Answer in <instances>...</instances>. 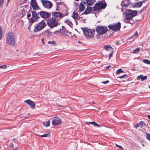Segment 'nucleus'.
Segmentation results:
<instances>
[{"mask_svg": "<svg viewBox=\"0 0 150 150\" xmlns=\"http://www.w3.org/2000/svg\"><path fill=\"white\" fill-rule=\"evenodd\" d=\"M10 148H13L14 147V146L13 144L12 143H11L9 145Z\"/></svg>", "mask_w": 150, "mask_h": 150, "instance_id": "40", "label": "nucleus"}, {"mask_svg": "<svg viewBox=\"0 0 150 150\" xmlns=\"http://www.w3.org/2000/svg\"><path fill=\"white\" fill-rule=\"evenodd\" d=\"M138 35V33H137V32H136V33H135V34H134L133 36H132L131 37V38H132V37H133V36H137Z\"/></svg>", "mask_w": 150, "mask_h": 150, "instance_id": "46", "label": "nucleus"}, {"mask_svg": "<svg viewBox=\"0 0 150 150\" xmlns=\"http://www.w3.org/2000/svg\"><path fill=\"white\" fill-rule=\"evenodd\" d=\"M62 120L59 117H55L52 120V123L54 126H56L61 124Z\"/></svg>", "mask_w": 150, "mask_h": 150, "instance_id": "10", "label": "nucleus"}, {"mask_svg": "<svg viewBox=\"0 0 150 150\" xmlns=\"http://www.w3.org/2000/svg\"><path fill=\"white\" fill-rule=\"evenodd\" d=\"M52 14L54 18L57 19V20H59L61 18L63 17V15L60 13L58 12H54L52 13Z\"/></svg>", "mask_w": 150, "mask_h": 150, "instance_id": "12", "label": "nucleus"}, {"mask_svg": "<svg viewBox=\"0 0 150 150\" xmlns=\"http://www.w3.org/2000/svg\"><path fill=\"white\" fill-rule=\"evenodd\" d=\"M96 2V0H86V4L88 5L91 6L94 4Z\"/></svg>", "mask_w": 150, "mask_h": 150, "instance_id": "18", "label": "nucleus"}, {"mask_svg": "<svg viewBox=\"0 0 150 150\" xmlns=\"http://www.w3.org/2000/svg\"><path fill=\"white\" fill-rule=\"evenodd\" d=\"M79 15L78 13L74 12L73 13L72 17L75 20H78Z\"/></svg>", "mask_w": 150, "mask_h": 150, "instance_id": "23", "label": "nucleus"}, {"mask_svg": "<svg viewBox=\"0 0 150 150\" xmlns=\"http://www.w3.org/2000/svg\"><path fill=\"white\" fill-rule=\"evenodd\" d=\"M108 30L107 27L105 26L98 25L96 28V32L98 34L103 35Z\"/></svg>", "mask_w": 150, "mask_h": 150, "instance_id": "6", "label": "nucleus"}, {"mask_svg": "<svg viewBox=\"0 0 150 150\" xmlns=\"http://www.w3.org/2000/svg\"><path fill=\"white\" fill-rule=\"evenodd\" d=\"M127 75L126 74H125L123 75H122V76H121L119 77H118V78H119L120 79H122V78H125L126 77H127Z\"/></svg>", "mask_w": 150, "mask_h": 150, "instance_id": "35", "label": "nucleus"}, {"mask_svg": "<svg viewBox=\"0 0 150 150\" xmlns=\"http://www.w3.org/2000/svg\"><path fill=\"white\" fill-rule=\"evenodd\" d=\"M149 88H150V85L149 86Z\"/></svg>", "mask_w": 150, "mask_h": 150, "instance_id": "60", "label": "nucleus"}, {"mask_svg": "<svg viewBox=\"0 0 150 150\" xmlns=\"http://www.w3.org/2000/svg\"><path fill=\"white\" fill-rule=\"evenodd\" d=\"M139 124H137L135 126V127L136 129H137L138 127H139Z\"/></svg>", "mask_w": 150, "mask_h": 150, "instance_id": "42", "label": "nucleus"}, {"mask_svg": "<svg viewBox=\"0 0 150 150\" xmlns=\"http://www.w3.org/2000/svg\"><path fill=\"white\" fill-rule=\"evenodd\" d=\"M125 23H130V24H132V23H130V21H125Z\"/></svg>", "mask_w": 150, "mask_h": 150, "instance_id": "47", "label": "nucleus"}, {"mask_svg": "<svg viewBox=\"0 0 150 150\" xmlns=\"http://www.w3.org/2000/svg\"><path fill=\"white\" fill-rule=\"evenodd\" d=\"M75 1H78L79 0H75Z\"/></svg>", "mask_w": 150, "mask_h": 150, "instance_id": "59", "label": "nucleus"}, {"mask_svg": "<svg viewBox=\"0 0 150 150\" xmlns=\"http://www.w3.org/2000/svg\"><path fill=\"white\" fill-rule=\"evenodd\" d=\"M3 32L1 27H0V40L1 39L2 37Z\"/></svg>", "mask_w": 150, "mask_h": 150, "instance_id": "31", "label": "nucleus"}, {"mask_svg": "<svg viewBox=\"0 0 150 150\" xmlns=\"http://www.w3.org/2000/svg\"><path fill=\"white\" fill-rule=\"evenodd\" d=\"M143 62L147 64H150V61L147 59H144L143 60Z\"/></svg>", "mask_w": 150, "mask_h": 150, "instance_id": "27", "label": "nucleus"}, {"mask_svg": "<svg viewBox=\"0 0 150 150\" xmlns=\"http://www.w3.org/2000/svg\"><path fill=\"white\" fill-rule=\"evenodd\" d=\"M52 33L48 30H45V35L48 37L52 35Z\"/></svg>", "mask_w": 150, "mask_h": 150, "instance_id": "22", "label": "nucleus"}, {"mask_svg": "<svg viewBox=\"0 0 150 150\" xmlns=\"http://www.w3.org/2000/svg\"><path fill=\"white\" fill-rule=\"evenodd\" d=\"M48 43L49 44H51L52 45H57L56 42L55 41H49L48 42Z\"/></svg>", "mask_w": 150, "mask_h": 150, "instance_id": "25", "label": "nucleus"}, {"mask_svg": "<svg viewBox=\"0 0 150 150\" xmlns=\"http://www.w3.org/2000/svg\"><path fill=\"white\" fill-rule=\"evenodd\" d=\"M12 150H19L18 148L16 147L15 148L13 149Z\"/></svg>", "mask_w": 150, "mask_h": 150, "instance_id": "49", "label": "nucleus"}, {"mask_svg": "<svg viewBox=\"0 0 150 150\" xmlns=\"http://www.w3.org/2000/svg\"><path fill=\"white\" fill-rule=\"evenodd\" d=\"M85 5H86L85 1H82L81 2L79 7V9L78 11L79 12L83 11L84 10L85 8Z\"/></svg>", "mask_w": 150, "mask_h": 150, "instance_id": "14", "label": "nucleus"}, {"mask_svg": "<svg viewBox=\"0 0 150 150\" xmlns=\"http://www.w3.org/2000/svg\"><path fill=\"white\" fill-rule=\"evenodd\" d=\"M58 24L57 22L56 21V19L53 18H51L47 21L48 26L51 28L57 26Z\"/></svg>", "mask_w": 150, "mask_h": 150, "instance_id": "7", "label": "nucleus"}, {"mask_svg": "<svg viewBox=\"0 0 150 150\" xmlns=\"http://www.w3.org/2000/svg\"><path fill=\"white\" fill-rule=\"evenodd\" d=\"M63 26H62V28H63V30H64V29H65V28L64 27V28H63Z\"/></svg>", "mask_w": 150, "mask_h": 150, "instance_id": "57", "label": "nucleus"}, {"mask_svg": "<svg viewBox=\"0 0 150 150\" xmlns=\"http://www.w3.org/2000/svg\"><path fill=\"white\" fill-rule=\"evenodd\" d=\"M121 25V23L118 22L116 23H114L113 24L109 25L108 27L110 29L117 31L120 30Z\"/></svg>", "mask_w": 150, "mask_h": 150, "instance_id": "8", "label": "nucleus"}, {"mask_svg": "<svg viewBox=\"0 0 150 150\" xmlns=\"http://www.w3.org/2000/svg\"><path fill=\"white\" fill-rule=\"evenodd\" d=\"M66 33H69V34H70V35H71V32H67V31H66Z\"/></svg>", "mask_w": 150, "mask_h": 150, "instance_id": "54", "label": "nucleus"}, {"mask_svg": "<svg viewBox=\"0 0 150 150\" xmlns=\"http://www.w3.org/2000/svg\"><path fill=\"white\" fill-rule=\"evenodd\" d=\"M146 138L150 141V134L147 133H146Z\"/></svg>", "mask_w": 150, "mask_h": 150, "instance_id": "36", "label": "nucleus"}, {"mask_svg": "<svg viewBox=\"0 0 150 150\" xmlns=\"http://www.w3.org/2000/svg\"><path fill=\"white\" fill-rule=\"evenodd\" d=\"M65 22L68 24L71 27L72 25L71 22L69 21H65Z\"/></svg>", "mask_w": 150, "mask_h": 150, "instance_id": "33", "label": "nucleus"}, {"mask_svg": "<svg viewBox=\"0 0 150 150\" xmlns=\"http://www.w3.org/2000/svg\"><path fill=\"white\" fill-rule=\"evenodd\" d=\"M95 126H97V127H99L100 126V125H99L97 123H96L95 122H94V123L93 124Z\"/></svg>", "mask_w": 150, "mask_h": 150, "instance_id": "44", "label": "nucleus"}, {"mask_svg": "<svg viewBox=\"0 0 150 150\" xmlns=\"http://www.w3.org/2000/svg\"><path fill=\"white\" fill-rule=\"evenodd\" d=\"M115 145L117 147L120 148V149H123V148L121 146L119 145L116 144H115Z\"/></svg>", "mask_w": 150, "mask_h": 150, "instance_id": "39", "label": "nucleus"}, {"mask_svg": "<svg viewBox=\"0 0 150 150\" xmlns=\"http://www.w3.org/2000/svg\"><path fill=\"white\" fill-rule=\"evenodd\" d=\"M75 21H76V25H77V24H78V22H77V21L76 20H75Z\"/></svg>", "mask_w": 150, "mask_h": 150, "instance_id": "55", "label": "nucleus"}, {"mask_svg": "<svg viewBox=\"0 0 150 150\" xmlns=\"http://www.w3.org/2000/svg\"><path fill=\"white\" fill-rule=\"evenodd\" d=\"M147 117L149 119H150V115H148Z\"/></svg>", "mask_w": 150, "mask_h": 150, "instance_id": "52", "label": "nucleus"}, {"mask_svg": "<svg viewBox=\"0 0 150 150\" xmlns=\"http://www.w3.org/2000/svg\"><path fill=\"white\" fill-rule=\"evenodd\" d=\"M143 4V1H137L134 4V6L136 7H140L142 6Z\"/></svg>", "mask_w": 150, "mask_h": 150, "instance_id": "21", "label": "nucleus"}, {"mask_svg": "<svg viewBox=\"0 0 150 150\" xmlns=\"http://www.w3.org/2000/svg\"><path fill=\"white\" fill-rule=\"evenodd\" d=\"M75 3V4H77V3H76V2H75V3Z\"/></svg>", "mask_w": 150, "mask_h": 150, "instance_id": "58", "label": "nucleus"}, {"mask_svg": "<svg viewBox=\"0 0 150 150\" xmlns=\"http://www.w3.org/2000/svg\"><path fill=\"white\" fill-rule=\"evenodd\" d=\"M138 80L141 79L142 81H145L147 79V77L146 76H144L142 75H141L137 77Z\"/></svg>", "mask_w": 150, "mask_h": 150, "instance_id": "17", "label": "nucleus"}, {"mask_svg": "<svg viewBox=\"0 0 150 150\" xmlns=\"http://www.w3.org/2000/svg\"><path fill=\"white\" fill-rule=\"evenodd\" d=\"M38 19V18H34L33 17H32L31 18V21L32 23H34Z\"/></svg>", "mask_w": 150, "mask_h": 150, "instance_id": "24", "label": "nucleus"}, {"mask_svg": "<svg viewBox=\"0 0 150 150\" xmlns=\"http://www.w3.org/2000/svg\"><path fill=\"white\" fill-rule=\"evenodd\" d=\"M41 17L44 19H49L50 17L51 14L44 11L39 12Z\"/></svg>", "mask_w": 150, "mask_h": 150, "instance_id": "11", "label": "nucleus"}, {"mask_svg": "<svg viewBox=\"0 0 150 150\" xmlns=\"http://www.w3.org/2000/svg\"><path fill=\"white\" fill-rule=\"evenodd\" d=\"M30 5L34 10H37L39 9V8L37 3L36 0H31Z\"/></svg>", "mask_w": 150, "mask_h": 150, "instance_id": "13", "label": "nucleus"}, {"mask_svg": "<svg viewBox=\"0 0 150 150\" xmlns=\"http://www.w3.org/2000/svg\"><path fill=\"white\" fill-rule=\"evenodd\" d=\"M109 82V81L107 80L105 81L102 82V83L103 84H105L108 83Z\"/></svg>", "mask_w": 150, "mask_h": 150, "instance_id": "41", "label": "nucleus"}, {"mask_svg": "<svg viewBox=\"0 0 150 150\" xmlns=\"http://www.w3.org/2000/svg\"><path fill=\"white\" fill-rule=\"evenodd\" d=\"M7 68V66L6 65H3L0 66V68L2 69H5Z\"/></svg>", "mask_w": 150, "mask_h": 150, "instance_id": "37", "label": "nucleus"}, {"mask_svg": "<svg viewBox=\"0 0 150 150\" xmlns=\"http://www.w3.org/2000/svg\"><path fill=\"white\" fill-rule=\"evenodd\" d=\"M40 136L42 137H47L50 136V134L49 133H46L42 135H40Z\"/></svg>", "mask_w": 150, "mask_h": 150, "instance_id": "30", "label": "nucleus"}, {"mask_svg": "<svg viewBox=\"0 0 150 150\" xmlns=\"http://www.w3.org/2000/svg\"><path fill=\"white\" fill-rule=\"evenodd\" d=\"M32 17H33L34 18H40V17H39L40 13H39V12L37 13L36 11H32Z\"/></svg>", "mask_w": 150, "mask_h": 150, "instance_id": "19", "label": "nucleus"}, {"mask_svg": "<svg viewBox=\"0 0 150 150\" xmlns=\"http://www.w3.org/2000/svg\"><path fill=\"white\" fill-rule=\"evenodd\" d=\"M10 0H7V5H6L7 6L8 3H9V2H10Z\"/></svg>", "mask_w": 150, "mask_h": 150, "instance_id": "48", "label": "nucleus"}, {"mask_svg": "<svg viewBox=\"0 0 150 150\" xmlns=\"http://www.w3.org/2000/svg\"><path fill=\"white\" fill-rule=\"evenodd\" d=\"M41 41H42V44L43 45H45V40H44V38H42V39Z\"/></svg>", "mask_w": 150, "mask_h": 150, "instance_id": "43", "label": "nucleus"}, {"mask_svg": "<svg viewBox=\"0 0 150 150\" xmlns=\"http://www.w3.org/2000/svg\"><path fill=\"white\" fill-rule=\"evenodd\" d=\"M127 2L126 3H125L124 4H123V3H122V4L123 6L124 7H127L129 5V3H128V2L127 1H126Z\"/></svg>", "mask_w": 150, "mask_h": 150, "instance_id": "32", "label": "nucleus"}, {"mask_svg": "<svg viewBox=\"0 0 150 150\" xmlns=\"http://www.w3.org/2000/svg\"><path fill=\"white\" fill-rule=\"evenodd\" d=\"M112 54H113V51H112V52L111 53H110L109 54V59H110L112 57Z\"/></svg>", "mask_w": 150, "mask_h": 150, "instance_id": "38", "label": "nucleus"}, {"mask_svg": "<svg viewBox=\"0 0 150 150\" xmlns=\"http://www.w3.org/2000/svg\"><path fill=\"white\" fill-rule=\"evenodd\" d=\"M50 125V122L49 121H47L45 123H44L43 124V125L46 127H47Z\"/></svg>", "mask_w": 150, "mask_h": 150, "instance_id": "26", "label": "nucleus"}, {"mask_svg": "<svg viewBox=\"0 0 150 150\" xmlns=\"http://www.w3.org/2000/svg\"><path fill=\"white\" fill-rule=\"evenodd\" d=\"M79 42V43H80V41H79V42Z\"/></svg>", "mask_w": 150, "mask_h": 150, "instance_id": "61", "label": "nucleus"}, {"mask_svg": "<svg viewBox=\"0 0 150 150\" xmlns=\"http://www.w3.org/2000/svg\"><path fill=\"white\" fill-rule=\"evenodd\" d=\"M104 49L107 51H111L113 48L110 45H104Z\"/></svg>", "mask_w": 150, "mask_h": 150, "instance_id": "20", "label": "nucleus"}, {"mask_svg": "<svg viewBox=\"0 0 150 150\" xmlns=\"http://www.w3.org/2000/svg\"><path fill=\"white\" fill-rule=\"evenodd\" d=\"M6 43L9 46L14 45L15 42V37L14 34L12 32H8L6 34Z\"/></svg>", "mask_w": 150, "mask_h": 150, "instance_id": "1", "label": "nucleus"}, {"mask_svg": "<svg viewBox=\"0 0 150 150\" xmlns=\"http://www.w3.org/2000/svg\"><path fill=\"white\" fill-rule=\"evenodd\" d=\"M93 8L91 7H87L86 10L83 12V13L81 14V15H83L84 14H88L90 13V12L91 11H93Z\"/></svg>", "mask_w": 150, "mask_h": 150, "instance_id": "16", "label": "nucleus"}, {"mask_svg": "<svg viewBox=\"0 0 150 150\" xmlns=\"http://www.w3.org/2000/svg\"><path fill=\"white\" fill-rule=\"evenodd\" d=\"M31 16V15L30 14H28L27 15V18L29 19L28 18L30 17Z\"/></svg>", "mask_w": 150, "mask_h": 150, "instance_id": "45", "label": "nucleus"}, {"mask_svg": "<svg viewBox=\"0 0 150 150\" xmlns=\"http://www.w3.org/2000/svg\"><path fill=\"white\" fill-rule=\"evenodd\" d=\"M124 71H123L121 69H118L116 72V74H120L122 72H124Z\"/></svg>", "mask_w": 150, "mask_h": 150, "instance_id": "28", "label": "nucleus"}, {"mask_svg": "<svg viewBox=\"0 0 150 150\" xmlns=\"http://www.w3.org/2000/svg\"><path fill=\"white\" fill-rule=\"evenodd\" d=\"M139 125L140 126L141 128L142 127L146 125V124L143 121H141L139 122Z\"/></svg>", "mask_w": 150, "mask_h": 150, "instance_id": "29", "label": "nucleus"}, {"mask_svg": "<svg viewBox=\"0 0 150 150\" xmlns=\"http://www.w3.org/2000/svg\"><path fill=\"white\" fill-rule=\"evenodd\" d=\"M46 26L45 22L44 20H42L35 25L33 31L35 33L40 31L43 30Z\"/></svg>", "mask_w": 150, "mask_h": 150, "instance_id": "2", "label": "nucleus"}, {"mask_svg": "<svg viewBox=\"0 0 150 150\" xmlns=\"http://www.w3.org/2000/svg\"><path fill=\"white\" fill-rule=\"evenodd\" d=\"M143 146H144V144L143 145Z\"/></svg>", "mask_w": 150, "mask_h": 150, "instance_id": "62", "label": "nucleus"}, {"mask_svg": "<svg viewBox=\"0 0 150 150\" xmlns=\"http://www.w3.org/2000/svg\"><path fill=\"white\" fill-rule=\"evenodd\" d=\"M144 8H142V10H141V11L142 12L144 10Z\"/></svg>", "mask_w": 150, "mask_h": 150, "instance_id": "53", "label": "nucleus"}, {"mask_svg": "<svg viewBox=\"0 0 150 150\" xmlns=\"http://www.w3.org/2000/svg\"><path fill=\"white\" fill-rule=\"evenodd\" d=\"M88 123H89L91 124H93L94 123V122H88Z\"/></svg>", "mask_w": 150, "mask_h": 150, "instance_id": "50", "label": "nucleus"}, {"mask_svg": "<svg viewBox=\"0 0 150 150\" xmlns=\"http://www.w3.org/2000/svg\"><path fill=\"white\" fill-rule=\"evenodd\" d=\"M116 44L117 45H120V43H119V42H116Z\"/></svg>", "mask_w": 150, "mask_h": 150, "instance_id": "51", "label": "nucleus"}, {"mask_svg": "<svg viewBox=\"0 0 150 150\" xmlns=\"http://www.w3.org/2000/svg\"><path fill=\"white\" fill-rule=\"evenodd\" d=\"M106 6V3L103 2L102 1H99L96 3L93 7V11H96L100 9H105Z\"/></svg>", "mask_w": 150, "mask_h": 150, "instance_id": "3", "label": "nucleus"}, {"mask_svg": "<svg viewBox=\"0 0 150 150\" xmlns=\"http://www.w3.org/2000/svg\"><path fill=\"white\" fill-rule=\"evenodd\" d=\"M81 29L82 30L84 34L86 37L90 38L93 37L95 33V31L94 30L89 29L86 28H81Z\"/></svg>", "mask_w": 150, "mask_h": 150, "instance_id": "4", "label": "nucleus"}, {"mask_svg": "<svg viewBox=\"0 0 150 150\" xmlns=\"http://www.w3.org/2000/svg\"><path fill=\"white\" fill-rule=\"evenodd\" d=\"M140 51V49L139 48L137 47L133 51V53H136L139 52Z\"/></svg>", "mask_w": 150, "mask_h": 150, "instance_id": "34", "label": "nucleus"}, {"mask_svg": "<svg viewBox=\"0 0 150 150\" xmlns=\"http://www.w3.org/2000/svg\"><path fill=\"white\" fill-rule=\"evenodd\" d=\"M43 6L47 9H50L53 6L52 2L48 0H41Z\"/></svg>", "mask_w": 150, "mask_h": 150, "instance_id": "9", "label": "nucleus"}, {"mask_svg": "<svg viewBox=\"0 0 150 150\" xmlns=\"http://www.w3.org/2000/svg\"><path fill=\"white\" fill-rule=\"evenodd\" d=\"M24 102L29 105L30 106L31 108H33L35 107V103L34 102L30 100H25Z\"/></svg>", "mask_w": 150, "mask_h": 150, "instance_id": "15", "label": "nucleus"}, {"mask_svg": "<svg viewBox=\"0 0 150 150\" xmlns=\"http://www.w3.org/2000/svg\"><path fill=\"white\" fill-rule=\"evenodd\" d=\"M137 11H132L130 9L126 10L125 15L126 19L127 20H131L137 14Z\"/></svg>", "mask_w": 150, "mask_h": 150, "instance_id": "5", "label": "nucleus"}, {"mask_svg": "<svg viewBox=\"0 0 150 150\" xmlns=\"http://www.w3.org/2000/svg\"><path fill=\"white\" fill-rule=\"evenodd\" d=\"M110 67V66H108V67H107V69L108 68H109Z\"/></svg>", "mask_w": 150, "mask_h": 150, "instance_id": "56", "label": "nucleus"}]
</instances>
